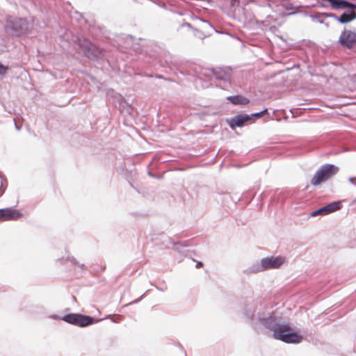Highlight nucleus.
Listing matches in <instances>:
<instances>
[{"instance_id": "nucleus-7", "label": "nucleus", "mask_w": 356, "mask_h": 356, "mask_svg": "<svg viewBox=\"0 0 356 356\" xmlns=\"http://www.w3.org/2000/svg\"><path fill=\"white\" fill-rule=\"evenodd\" d=\"M339 41L342 45L350 48L356 44V33L345 31L341 33Z\"/></svg>"}, {"instance_id": "nucleus-13", "label": "nucleus", "mask_w": 356, "mask_h": 356, "mask_svg": "<svg viewBox=\"0 0 356 356\" xmlns=\"http://www.w3.org/2000/svg\"><path fill=\"white\" fill-rule=\"evenodd\" d=\"M356 17V15L353 11H351L348 13H344L341 15V17L339 18V21L341 23H348L350 22L351 20L354 19Z\"/></svg>"}, {"instance_id": "nucleus-17", "label": "nucleus", "mask_w": 356, "mask_h": 356, "mask_svg": "<svg viewBox=\"0 0 356 356\" xmlns=\"http://www.w3.org/2000/svg\"><path fill=\"white\" fill-rule=\"evenodd\" d=\"M202 25H203V28L205 29H207V28L212 29V26H211V24L207 23V22H203Z\"/></svg>"}, {"instance_id": "nucleus-19", "label": "nucleus", "mask_w": 356, "mask_h": 356, "mask_svg": "<svg viewBox=\"0 0 356 356\" xmlns=\"http://www.w3.org/2000/svg\"><path fill=\"white\" fill-rule=\"evenodd\" d=\"M355 78H356V76H355Z\"/></svg>"}, {"instance_id": "nucleus-3", "label": "nucleus", "mask_w": 356, "mask_h": 356, "mask_svg": "<svg viewBox=\"0 0 356 356\" xmlns=\"http://www.w3.org/2000/svg\"><path fill=\"white\" fill-rule=\"evenodd\" d=\"M28 31V22L23 18L9 17L6 22L5 31L13 36H21Z\"/></svg>"}, {"instance_id": "nucleus-10", "label": "nucleus", "mask_w": 356, "mask_h": 356, "mask_svg": "<svg viewBox=\"0 0 356 356\" xmlns=\"http://www.w3.org/2000/svg\"><path fill=\"white\" fill-rule=\"evenodd\" d=\"M323 207H324V210L325 211V214L327 215L332 212L339 210L341 207V201L333 202Z\"/></svg>"}, {"instance_id": "nucleus-16", "label": "nucleus", "mask_w": 356, "mask_h": 356, "mask_svg": "<svg viewBox=\"0 0 356 356\" xmlns=\"http://www.w3.org/2000/svg\"><path fill=\"white\" fill-rule=\"evenodd\" d=\"M267 112V109H264V111H261V112H259V113H253L252 114V118L253 117H256V118H260L262 116L263 114L266 113Z\"/></svg>"}, {"instance_id": "nucleus-2", "label": "nucleus", "mask_w": 356, "mask_h": 356, "mask_svg": "<svg viewBox=\"0 0 356 356\" xmlns=\"http://www.w3.org/2000/svg\"><path fill=\"white\" fill-rule=\"evenodd\" d=\"M286 260L282 256L266 257L250 265L246 271L248 273H257L270 268H277L286 263Z\"/></svg>"}, {"instance_id": "nucleus-5", "label": "nucleus", "mask_w": 356, "mask_h": 356, "mask_svg": "<svg viewBox=\"0 0 356 356\" xmlns=\"http://www.w3.org/2000/svg\"><path fill=\"white\" fill-rule=\"evenodd\" d=\"M63 321L79 327H86L99 321L93 320L92 318L79 314H69L60 318Z\"/></svg>"}, {"instance_id": "nucleus-18", "label": "nucleus", "mask_w": 356, "mask_h": 356, "mask_svg": "<svg viewBox=\"0 0 356 356\" xmlns=\"http://www.w3.org/2000/svg\"><path fill=\"white\" fill-rule=\"evenodd\" d=\"M349 181H350V182H353V178H350V179H349Z\"/></svg>"}, {"instance_id": "nucleus-9", "label": "nucleus", "mask_w": 356, "mask_h": 356, "mask_svg": "<svg viewBox=\"0 0 356 356\" xmlns=\"http://www.w3.org/2000/svg\"><path fill=\"white\" fill-rule=\"evenodd\" d=\"M252 120V115H236L229 120H227V122H228L229 127L232 129H234L236 127H243L244 125L245 122H246L248 120Z\"/></svg>"}, {"instance_id": "nucleus-11", "label": "nucleus", "mask_w": 356, "mask_h": 356, "mask_svg": "<svg viewBox=\"0 0 356 356\" xmlns=\"http://www.w3.org/2000/svg\"><path fill=\"white\" fill-rule=\"evenodd\" d=\"M228 99L233 104H241V105H246L249 103V99L241 95H235V96H230L228 97Z\"/></svg>"}, {"instance_id": "nucleus-15", "label": "nucleus", "mask_w": 356, "mask_h": 356, "mask_svg": "<svg viewBox=\"0 0 356 356\" xmlns=\"http://www.w3.org/2000/svg\"><path fill=\"white\" fill-rule=\"evenodd\" d=\"M318 215H326L325 211L324 210V207L320 208L316 211H314L311 213L310 216L312 217L316 216Z\"/></svg>"}, {"instance_id": "nucleus-1", "label": "nucleus", "mask_w": 356, "mask_h": 356, "mask_svg": "<svg viewBox=\"0 0 356 356\" xmlns=\"http://www.w3.org/2000/svg\"><path fill=\"white\" fill-rule=\"evenodd\" d=\"M275 323L276 318L273 316L259 318L255 325V328L259 329L263 326L265 328L273 330L275 339L287 343H298L302 341L303 337L299 332L294 331L288 325H276Z\"/></svg>"}, {"instance_id": "nucleus-8", "label": "nucleus", "mask_w": 356, "mask_h": 356, "mask_svg": "<svg viewBox=\"0 0 356 356\" xmlns=\"http://www.w3.org/2000/svg\"><path fill=\"white\" fill-rule=\"evenodd\" d=\"M80 45L83 53L88 58H93L98 56L99 49L89 41L83 40Z\"/></svg>"}, {"instance_id": "nucleus-12", "label": "nucleus", "mask_w": 356, "mask_h": 356, "mask_svg": "<svg viewBox=\"0 0 356 356\" xmlns=\"http://www.w3.org/2000/svg\"><path fill=\"white\" fill-rule=\"evenodd\" d=\"M330 5L336 9L346 8L352 6L343 0H328Z\"/></svg>"}, {"instance_id": "nucleus-4", "label": "nucleus", "mask_w": 356, "mask_h": 356, "mask_svg": "<svg viewBox=\"0 0 356 356\" xmlns=\"http://www.w3.org/2000/svg\"><path fill=\"white\" fill-rule=\"evenodd\" d=\"M338 171L339 168L333 164L323 165L316 171L311 179V183L314 186H318L332 178Z\"/></svg>"}, {"instance_id": "nucleus-6", "label": "nucleus", "mask_w": 356, "mask_h": 356, "mask_svg": "<svg viewBox=\"0 0 356 356\" xmlns=\"http://www.w3.org/2000/svg\"><path fill=\"white\" fill-rule=\"evenodd\" d=\"M23 217V213L13 207L0 209V221L17 220Z\"/></svg>"}, {"instance_id": "nucleus-14", "label": "nucleus", "mask_w": 356, "mask_h": 356, "mask_svg": "<svg viewBox=\"0 0 356 356\" xmlns=\"http://www.w3.org/2000/svg\"><path fill=\"white\" fill-rule=\"evenodd\" d=\"M9 67L0 63V76H3L6 74Z\"/></svg>"}]
</instances>
